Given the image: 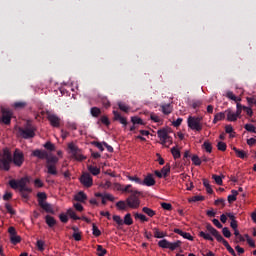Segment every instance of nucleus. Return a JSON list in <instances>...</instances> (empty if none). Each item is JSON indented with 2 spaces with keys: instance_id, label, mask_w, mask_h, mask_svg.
Here are the masks:
<instances>
[{
  "instance_id": "f257e3e1",
  "label": "nucleus",
  "mask_w": 256,
  "mask_h": 256,
  "mask_svg": "<svg viewBox=\"0 0 256 256\" xmlns=\"http://www.w3.org/2000/svg\"><path fill=\"white\" fill-rule=\"evenodd\" d=\"M32 157L38 160H46V169L48 170V175L57 176V164L59 158L55 155H50L45 149H34L31 154Z\"/></svg>"
},
{
  "instance_id": "f03ea898",
  "label": "nucleus",
  "mask_w": 256,
  "mask_h": 256,
  "mask_svg": "<svg viewBox=\"0 0 256 256\" xmlns=\"http://www.w3.org/2000/svg\"><path fill=\"white\" fill-rule=\"evenodd\" d=\"M29 183H30L29 177H22L18 180L12 179L9 181V184L12 190H18L20 192V196L24 200H29V194L33 192L32 188L27 186Z\"/></svg>"
},
{
  "instance_id": "7ed1b4c3",
  "label": "nucleus",
  "mask_w": 256,
  "mask_h": 256,
  "mask_svg": "<svg viewBox=\"0 0 256 256\" xmlns=\"http://www.w3.org/2000/svg\"><path fill=\"white\" fill-rule=\"evenodd\" d=\"M206 230L217 240V242L222 243L226 250L232 256H237V253L233 249V247L229 244V242L221 235V233L212 226V224H206Z\"/></svg>"
},
{
  "instance_id": "20e7f679",
  "label": "nucleus",
  "mask_w": 256,
  "mask_h": 256,
  "mask_svg": "<svg viewBox=\"0 0 256 256\" xmlns=\"http://www.w3.org/2000/svg\"><path fill=\"white\" fill-rule=\"evenodd\" d=\"M35 132L36 128L30 120L26 121V124H24V128H18V134H20V137H22V139L24 140L33 139L35 137Z\"/></svg>"
},
{
  "instance_id": "39448f33",
  "label": "nucleus",
  "mask_w": 256,
  "mask_h": 256,
  "mask_svg": "<svg viewBox=\"0 0 256 256\" xmlns=\"http://www.w3.org/2000/svg\"><path fill=\"white\" fill-rule=\"evenodd\" d=\"M203 117L189 116L187 118V126L190 130L195 132H201L203 130Z\"/></svg>"
},
{
  "instance_id": "423d86ee",
  "label": "nucleus",
  "mask_w": 256,
  "mask_h": 256,
  "mask_svg": "<svg viewBox=\"0 0 256 256\" xmlns=\"http://www.w3.org/2000/svg\"><path fill=\"white\" fill-rule=\"evenodd\" d=\"M182 246V241L177 240L175 242H170L167 239H162L158 241V247L161 249H169L170 251H175Z\"/></svg>"
},
{
  "instance_id": "0eeeda50",
  "label": "nucleus",
  "mask_w": 256,
  "mask_h": 256,
  "mask_svg": "<svg viewBox=\"0 0 256 256\" xmlns=\"http://www.w3.org/2000/svg\"><path fill=\"white\" fill-rule=\"evenodd\" d=\"M141 195V192L138 190H135L131 196L126 198V205L130 209H138L140 207L141 201L138 196Z\"/></svg>"
},
{
  "instance_id": "6e6552de",
  "label": "nucleus",
  "mask_w": 256,
  "mask_h": 256,
  "mask_svg": "<svg viewBox=\"0 0 256 256\" xmlns=\"http://www.w3.org/2000/svg\"><path fill=\"white\" fill-rule=\"evenodd\" d=\"M68 150H70V155H72L74 160L79 162L86 160V157L82 154L81 149L74 143L68 144Z\"/></svg>"
},
{
  "instance_id": "1a4fd4ad",
  "label": "nucleus",
  "mask_w": 256,
  "mask_h": 256,
  "mask_svg": "<svg viewBox=\"0 0 256 256\" xmlns=\"http://www.w3.org/2000/svg\"><path fill=\"white\" fill-rule=\"evenodd\" d=\"M2 116H0V124L10 125L13 117L12 112L9 109L2 108L1 110Z\"/></svg>"
},
{
  "instance_id": "9d476101",
  "label": "nucleus",
  "mask_w": 256,
  "mask_h": 256,
  "mask_svg": "<svg viewBox=\"0 0 256 256\" xmlns=\"http://www.w3.org/2000/svg\"><path fill=\"white\" fill-rule=\"evenodd\" d=\"M25 161L24 154L19 149L14 150V157H12V163L14 166L21 167Z\"/></svg>"
},
{
  "instance_id": "9b49d317",
  "label": "nucleus",
  "mask_w": 256,
  "mask_h": 256,
  "mask_svg": "<svg viewBox=\"0 0 256 256\" xmlns=\"http://www.w3.org/2000/svg\"><path fill=\"white\" fill-rule=\"evenodd\" d=\"M79 181L81 185H83L85 188H91L93 186V178L88 172L82 173V175L79 178Z\"/></svg>"
},
{
  "instance_id": "f8f14e48",
  "label": "nucleus",
  "mask_w": 256,
  "mask_h": 256,
  "mask_svg": "<svg viewBox=\"0 0 256 256\" xmlns=\"http://www.w3.org/2000/svg\"><path fill=\"white\" fill-rule=\"evenodd\" d=\"M157 136L160 139L162 145H165L167 142L172 140L171 136L168 135V130L166 128L159 129L157 131Z\"/></svg>"
},
{
  "instance_id": "ddd939ff",
  "label": "nucleus",
  "mask_w": 256,
  "mask_h": 256,
  "mask_svg": "<svg viewBox=\"0 0 256 256\" xmlns=\"http://www.w3.org/2000/svg\"><path fill=\"white\" fill-rule=\"evenodd\" d=\"M8 233L10 234V241L12 245L21 243V236L17 235V231L14 226L9 227Z\"/></svg>"
},
{
  "instance_id": "4468645a",
  "label": "nucleus",
  "mask_w": 256,
  "mask_h": 256,
  "mask_svg": "<svg viewBox=\"0 0 256 256\" xmlns=\"http://www.w3.org/2000/svg\"><path fill=\"white\" fill-rule=\"evenodd\" d=\"M47 119L53 128H59L61 126V119L56 114L48 113Z\"/></svg>"
},
{
  "instance_id": "2eb2a0df",
  "label": "nucleus",
  "mask_w": 256,
  "mask_h": 256,
  "mask_svg": "<svg viewBox=\"0 0 256 256\" xmlns=\"http://www.w3.org/2000/svg\"><path fill=\"white\" fill-rule=\"evenodd\" d=\"M141 185L146 187H153L156 185V180L154 179L153 174L149 173L145 176L143 181L141 180Z\"/></svg>"
},
{
  "instance_id": "dca6fc26",
  "label": "nucleus",
  "mask_w": 256,
  "mask_h": 256,
  "mask_svg": "<svg viewBox=\"0 0 256 256\" xmlns=\"http://www.w3.org/2000/svg\"><path fill=\"white\" fill-rule=\"evenodd\" d=\"M173 232L181 236L183 239H186L188 241H194V237L189 232H184L179 228H174Z\"/></svg>"
},
{
  "instance_id": "f3484780",
  "label": "nucleus",
  "mask_w": 256,
  "mask_h": 256,
  "mask_svg": "<svg viewBox=\"0 0 256 256\" xmlns=\"http://www.w3.org/2000/svg\"><path fill=\"white\" fill-rule=\"evenodd\" d=\"M112 114L114 116V118H113L114 121H118L124 127H126L128 125L127 119L124 117H121V114L118 111L113 110Z\"/></svg>"
},
{
  "instance_id": "a211bd4d",
  "label": "nucleus",
  "mask_w": 256,
  "mask_h": 256,
  "mask_svg": "<svg viewBox=\"0 0 256 256\" xmlns=\"http://www.w3.org/2000/svg\"><path fill=\"white\" fill-rule=\"evenodd\" d=\"M232 150L234 151L237 158L241 160H245L248 158V153L245 152L244 150H240L237 147H232Z\"/></svg>"
},
{
  "instance_id": "6ab92c4d",
  "label": "nucleus",
  "mask_w": 256,
  "mask_h": 256,
  "mask_svg": "<svg viewBox=\"0 0 256 256\" xmlns=\"http://www.w3.org/2000/svg\"><path fill=\"white\" fill-rule=\"evenodd\" d=\"M225 114L227 115L228 122H236L238 120L237 114L233 112L231 109H227L225 111Z\"/></svg>"
},
{
  "instance_id": "aec40b11",
  "label": "nucleus",
  "mask_w": 256,
  "mask_h": 256,
  "mask_svg": "<svg viewBox=\"0 0 256 256\" xmlns=\"http://www.w3.org/2000/svg\"><path fill=\"white\" fill-rule=\"evenodd\" d=\"M11 163L8 160H5L3 158H0V170L8 172L11 168Z\"/></svg>"
},
{
  "instance_id": "412c9836",
  "label": "nucleus",
  "mask_w": 256,
  "mask_h": 256,
  "mask_svg": "<svg viewBox=\"0 0 256 256\" xmlns=\"http://www.w3.org/2000/svg\"><path fill=\"white\" fill-rule=\"evenodd\" d=\"M152 231H153V236L156 239H163V238L167 237V233L160 231V229L158 227L152 228Z\"/></svg>"
},
{
  "instance_id": "4be33fe9",
  "label": "nucleus",
  "mask_w": 256,
  "mask_h": 256,
  "mask_svg": "<svg viewBox=\"0 0 256 256\" xmlns=\"http://www.w3.org/2000/svg\"><path fill=\"white\" fill-rule=\"evenodd\" d=\"M160 107L163 115L168 116L173 112V106L171 104H164V105H161Z\"/></svg>"
},
{
  "instance_id": "5701e85b",
  "label": "nucleus",
  "mask_w": 256,
  "mask_h": 256,
  "mask_svg": "<svg viewBox=\"0 0 256 256\" xmlns=\"http://www.w3.org/2000/svg\"><path fill=\"white\" fill-rule=\"evenodd\" d=\"M40 208H42V210H44V212H46L48 214H55V211H54L52 205L48 202L42 203V205H40Z\"/></svg>"
},
{
  "instance_id": "b1692460",
  "label": "nucleus",
  "mask_w": 256,
  "mask_h": 256,
  "mask_svg": "<svg viewBox=\"0 0 256 256\" xmlns=\"http://www.w3.org/2000/svg\"><path fill=\"white\" fill-rule=\"evenodd\" d=\"M87 170L92 176H98L101 173V169L93 165H87Z\"/></svg>"
},
{
  "instance_id": "393cba45",
  "label": "nucleus",
  "mask_w": 256,
  "mask_h": 256,
  "mask_svg": "<svg viewBox=\"0 0 256 256\" xmlns=\"http://www.w3.org/2000/svg\"><path fill=\"white\" fill-rule=\"evenodd\" d=\"M239 195V192L235 189L231 190V195H228L227 201L229 204H232L237 201V196Z\"/></svg>"
},
{
  "instance_id": "a878e982",
  "label": "nucleus",
  "mask_w": 256,
  "mask_h": 256,
  "mask_svg": "<svg viewBox=\"0 0 256 256\" xmlns=\"http://www.w3.org/2000/svg\"><path fill=\"white\" fill-rule=\"evenodd\" d=\"M36 197L38 198V206H41L42 204L46 203L47 194L45 192H38L36 194Z\"/></svg>"
},
{
  "instance_id": "bb28decb",
  "label": "nucleus",
  "mask_w": 256,
  "mask_h": 256,
  "mask_svg": "<svg viewBox=\"0 0 256 256\" xmlns=\"http://www.w3.org/2000/svg\"><path fill=\"white\" fill-rule=\"evenodd\" d=\"M2 159L13 163V156L8 148L4 149Z\"/></svg>"
},
{
  "instance_id": "cd10ccee",
  "label": "nucleus",
  "mask_w": 256,
  "mask_h": 256,
  "mask_svg": "<svg viewBox=\"0 0 256 256\" xmlns=\"http://www.w3.org/2000/svg\"><path fill=\"white\" fill-rule=\"evenodd\" d=\"M74 200L80 203H84L87 200V195L83 191H79L76 196H74Z\"/></svg>"
},
{
  "instance_id": "c85d7f7f",
  "label": "nucleus",
  "mask_w": 256,
  "mask_h": 256,
  "mask_svg": "<svg viewBox=\"0 0 256 256\" xmlns=\"http://www.w3.org/2000/svg\"><path fill=\"white\" fill-rule=\"evenodd\" d=\"M133 223H134V221H133L131 213L125 214L124 219H123V225L131 226V225H133Z\"/></svg>"
},
{
  "instance_id": "c756f323",
  "label": "nucleus",
  "mask_w": 256,
  "mask_h": 256,
  "mask_svg": "<svg viewBox=\"0 0 256 256\" xmlns=\"http://www.w3.org/2000/svg\"><path fill=\"white\" fill-rule=\"evenodd\" d=\"M56 224L57 221L53 216L46 215V225H48V227L53 228L54 226H56Z\"/></svg>"
},
{
  "instance_id": "7c9ffc66",
  "label": "nucleus",
  "mask_w": 256,
  "mask_h": 256,
  "mask_svg": "<svg viewBox=\"0 0 256 256\" xmlns=\"http://www.w3.org/2000/svg\"><path fill=\"white\" fill-rule=\"evenodd\" d=\"M142 212L150 218H153L156 215V211L149 207H143Z\"/></svg>"
},
{
  "instance_id": "2f4dec72",
  "label": "nucleus",
  "mask_w": 256,
  "mask_h": 256,
  "mask_svg": "<svg viewBox=\"0 0 256 256\" xmlns=\"http://www.w3.org/2000/svg\"><path fill=\"white\" fill-rule=\"evenodd\" d=\"M202 105L203 102L201 100H192L189 104V106L194 110L199 109Z\"/></svg>"
},
{
  "instance_id": "473e14b6",
  "label": "nucleus",
  "mask_w": 256,
  "mask_h": 256,
  "mask_svg": "<svg viewBox=\"0 0 256 256\" xmlns=\"http://www.w3.org/2000/svg\"><path fill=\"white\" fill-rule=\"evenodd\" d=\"M44 149H46L48 152H55L56 147L55 144H53L51 141H48L44 143Z\"/></svg>"
},
{
  "instance_id": "72a5a7b5",
  "label": "nucleus",
  "mask_w": 256,
  "mask_h": 256,
  "mask_svg": "<svg viewBox=\"0 0 256 256\" xmlns=\"http://www.w3.org/2000/svg\"><path fill=\"white\" fill-rule=\"evenodd\" d=\"M115 206L118 210L125 211L127 209V202L120 200L116 202Z\"/></svg>"
},
{
  "instance_id": "f704fd0d",
  "label": "nucleus",
  "mask_w": 256,
  "mask_h": 256,
  "mask_svg": "<svg viewBox=\"0 0 256 256\" xmlns=\"http://www.w3.org/2000/svg\"><path fill=\"white\" fill-rule=\"evenodd\" d=\"M90 114L93 118H98L101 115V109L98 107H92L90 109Z\"/></svg>"
},
{
  "instance_id": "c9c22d12",
  "label": "nucleus",
  "mask_w": 256,
  "mask_h": 256,
  "mask_svg": "<svg viewBox=\"0 0 256 256\" xmlns=\"http://www.w3.org/2000/svg\"><path fill=\"white\" fill-rule=\"evenodd\" d=\"M112 220L113 222L116 223L118 227H122L124 225L123 219L121 218L120 215H113Z\"/></svg>"
},
{
  "instance_id": "e433bc0d",
  "label": "nucleus",
  "mask_w": 256,
  "mask_h": 256,
  "mask_svg": "<svg viewBox=\"0 0 256 256\" xmlns=\"http://www.w3.org/2000/svg\"><path fill=\"white\" fill-rule=\"evenodd\" d=\"M226 97L236 103L241 102V98H238L232 91H228Z\"/></svg>"
},
{
  "instance_id": "4c0bfd02",
  "label": "nucleus",
  "mask_w": 256,
  "mask_h": 256,
  "mask_svg": "<svg viewBox=\"0 0 256 256\" xmlns=\"http://www.w3.org/2000/svg\"><path fill=\"white\" fill-rule=\"evenodd\" d=\"M199 237L203 238L206 241H210V242L214 241V238L209 233H206L204 231L199 232Z\"/></svg>"
},
{
  "instance_id": "58836bf2",
  "label": "nucleus",
  "mask_w": 256,
  "mask_h": 256,
  "mask_svg": "<svg viewBox=\"0 0 256 256\" xmlns=\"http://www.w3.org/2000/svg\"><path fill=\"white\" fill-rule=\"evenodd\" d=\"M171 154H172L174 160H177V159L181 158V152L176 147L171 148Z\"/></svg>"
},
{
  "instance_id": "ea45409f",
  "label": "nucleus",
  "mask_w": 256,
  "mask_h": 256,
  "mask_svg": "<svg viewBox=\"0 0 256 256\" xmlns=\"http://www.w3.org/2000/svg\"><path fill=\"white\" fill-rule=\"evenodd\" d=\"M171 172V167L169 164L165 165L162 169H161V173H162V176L163 178H167L168 175L170 174Z\"/></svg>"
},
{
  "instance_id": "a19ab883",
  "label": "nucleus",
  "mask_w": 256,
  "mask_h": 256,
  "mask_svg": "<svg viewBox=\"0 0 256 256\" xmlns=\"http://www.w3.org/2000/svg\"><path fill=\"white\" fill-rule=\"evenodd\" d=\"M205 200L204 196L196 195L188 199L189 203L202 202Z\"/></svg>"
},
{
  "instance_id": "79ce46f5",
  "label": "nucleus",
  "mask_w": 256,
  "mask_h": 256,
  "mask_svg": "<svg viewBox=\"0 0 256 256\" xmlns=\"http://www.w3.org/2000/svg\"><path fill=\"white\" fill-rule=\"evenodd\" d=\"M117 106L119 108L120 111L124 112V113H128L130 111V107L127 106L125 103L123 102H118Z\"/></svg>"
},
{
  "instance_id": "37998d69",
  "label": "nucleus",
  "mask_w": 256,
  "mask_h": 256,
  "mask_svg": "<svg viewBox=\"0 0 256 256\" xmlns=\"http://www.w3.org/2000/svg\"><path fill=\"white\" fill-rule=\"evenodd\" d=\"M92 235L94 237H100L101 236V230L97 227L95 223L92 224Z\"/></svg>"
},
{
  "instance_id": "c03bdc74",
  "label": "nucleus",
  "mask_w": 256,
  "mask_h": 256,
  "mask_svg": "<svg viewBox=\"0 0 256 256\" xmlns=\"http://www.w3.org/2000/svg\"><path fill=\"white\" fill-rule=\"evenodd\" d=\"M67 214L72 218L74 221L81 220V217L76 215V212L73 209H68Z\"/></svg>"
},
{
  "instance_id": "a18cd8bd",
  "label": "nucleus",
  "mask_w": 256,
  "mask_h": 256,
  "mask_svg": "<svg viewBox=\"0 0 256 256\" xmlns=\"http://www.w3.org/2000/svg\"><path fill=\"white\" fill-rule=\"evenodd\" d=\"M134 218L139 219L141 222H148L149 221V218L146 215L141 214V213H135Z\"/></svg>"
},
{
  "instance_id": "49530a36",
  "label": "nucleus",
  "mask_w": 256,
  "mask_h": 256,
  "mask_svg": "<svg viewBox=\"0 0 256 256\" xmlns=\"http://www.w3.org/2000/svg\"><path fill=\"white\" fill-rule=\"evenodd\" d=\"M96 251H97V256H105L107 254V250L103 248L102 245H97Z\"/></svg>"
},
{
  "instance_id": "de8ad7c7",
  "label": "nucleus",
  "mask_w": 256,
  "mask_h": 256,
  "mask_svg": "<svg viewBox=\"0 0 256 256\" xmlns=\"http://www.w3.org/2000/svg\"><path fill=\"white\" fill-rule=\"evenodd\" d=\"M244 129L252 134H256V127L253 124H245Z\"/></svg>"
},
{
  "instance_id": "09e8293b",
  "label": "nucleus",
  "mask_w": 256,
  "mask_h": 256,
  "mask_svg": "<svg viewBox=\"0 0 256 256\" xmlns=\"http://www.w3.org/2000/svg\"><path fill=\"white\" fill-rule=\"evenodd\" d=\"M91 145L96 147L100 152H104V144L103 142H97V141H92Z\"/></svg>"
},
{
  "instance_id": "8fccbe9b",
  "label": "nucleus",
  "mask_w": 256,
  "mask_h": 256,
  "mask_svg": "<svg viewBox=\"0 0 256 256\" xmlns=\"http://www.w3.org/2000/svg\"><path fill=\"white\" fill-rule=\"evenodd\" d=\"M225 133H226V134H229V135H230V138H234V137H235V135H233V133H234V128H233L232 125H226V126H225Z\"/></svg>"
},
{
  "instance_id": "3c124183",
  "label": "nucleus",
  "mask_w": 256,
  "mask_h": 256,
  "mask_svg": "<svg viewBox=\"0 0 256 256\" xmlns=\"http://www.w3.org/2000/svg\"><path fill=\"white\" fill-rule=\"evenodd\" d=\"M45 241H43V240H38V241H36V247H38V251H40V252H44L45 251Z\"/></svg>"
},
{
  "instance_id": "603ef678",
  "label": "nucleus",
  "mask_w": 256,
  "mask_h": 256,
  "mask_svg": "<svg viewBox=\"0 0 256 256\" xmlns=\"http://www.w3.org/2000/svg\"><path fill=\"white\" fill-rule=\"evenodd\" d=\"M136 190L132 189V185L131 184H127L123 189H122V193H130L131 195H133L135 193Z\"/></svg>"
},
{
  "instance_id": "864d4df0",
  "label": "nucleus",
  "mask_w": 256,
  "mask_h": 256,
  "mask_svg": "<svg viewBox=\"0 0 256 256\" xmlns=\"http://www.w3.org/2000/svg\"><path fill=\"white\" fill-rule=\"evenodd\" d=\"M203 147H204V149H205V151H206L207 153H209V154L212 153L213 147H212V144H211L209 141H205V142L203 143Z\"/></svg>"
},
{
  "instance_id": "5fc2aeb1",
  "label": "nucleus",
  "mask_w": 256,
  "mask_h": 256,
  "mask_svg": "<svg viewBox=\"0 0 256 256\" xmlns=\"http://www.w3.org/2000/svg\"><path fill=\"white\" fill-rule=\"evenodd\" d=\"M212 179L215 181V183H216L218 186H222V185H223V179H222L221 176L216 175V174H213V175H212Z\"/></svg>"
},
{
  "instance_id": "6e6d98bb",
  "label": "nucleus",
  "mask_w": 256,
  "mask_h": 256,
  "mask_svg": "<svg viewBox=\"0 0 256 256\" xmlns=\"http://www.w3.org/2000/svg\"><path fill=\"white\" fill-rule=\"evenodd\" d=\"M191 161L195 166H201V164H202V161L198 155H193L191 158Z\"/></svg>"
},
{
  "instance_id": "4d7b16f0",
  "label": "nucleus",
  "mask_w": 256,
  "mask_h": 256,
  "mask_svg": "<svg viewBox=\"0 0 256 256\" xmlns=\"http://www.w3.org/2000/svg\"><path fill=\"white\" fill-rule=\"evenodd\" d=\"M218 151L225 152L227 150V144L225 142L219 141L217 143Z\"/></svg>"
},
{
  "instance_id": "13d9d810",
  "label": "nucleus",
  "mask_w": 256,
  "mask_h": 256,
  "mask_svg": "<svg viewBox=\"0 0 256 256\" xmlns=\"http://www.w3.org/2000/svg\"><path fill=\"white\" fill-rule=\"evenodd\" d=\"M131 123L133 125H143V120L137 116L131 117Z\"/></svg>"
},
{
  "instance_id": "bf43d9fd",
  "label": "nucleus",
  "mask_w": 256,
  "mask_h": 256,
  "mask_svg": "<svg viewBox=\"0 0 256 256\" xmlns=\"http://www.w3.org/2000/svg\"><path fill=\"white\" fill-rule=\"evenodd\" d=\"M128 180L131 181V182H134L138 185H142V179H140L137 176H128Z\"/></svg>"
},
{
  "instance_id": "052dcab7",
  "label": "nucleus",
  "mask_w": 256,
  "mask_h": 256,
  "mask_svg": "<svg viewBox=\"0 0 256 256\" xmlns=\"http://www.w3.org/2000/svg\"><path fill=\"white\" fill-rule=\"evenodd\" d=\"M222 234L227 239L231 238V236H232V233H231V231H230V229L228 227H224L222 229Z\"/></svg>"
},
{
  "instance_id": "680f3d73",
  "label": "nucleus",
  "mask_w": 256,
  "mask_h": 256,
  "mask_svg": "<svg viewBox=\"0 0 256 256\" xmlns=\"http://www.w3.org/2000/svg\"><path fill=\"white\" fill-rule=\"evenodd\" d=\"M14 107L16 109H24L27 107V103L26 102H23V101H19V102H15L14 103Z\"/></svg>"
},
{
  "instance_id": "e2e57ef3",
  "label": "nucleus",
  "mask_w": 256,
  "mask_h": 256,
  "mask_svg": "<svg viewBox=\"0 0 256 256\" xmlns=\"http://www.w3.org/2000/svg\"><path fill=\"white\" fill-rule=\"evenodd\" d=\"M34 187L43 188L44 187L43 181L40 178L34 179Z\"/></svg>"
},
{
  "instance_id": "0e129e2a",
  "label": "nucleus",
  "mask_w": 256,
  "mask_h": 256,
  "mask_svg": "<svg viewBox=\"0 0 256 256\" xmlns=\"http://www.w3.org/2000/svg\"><path fill=\"white\" fill-rule=\"evenodd\" d=\"M5 208L8 211L9 214L15 215L16 211L12 208V205L10 203L5 204Z\"/></svg>"
},
{
  "instance_id": "69168bd1",
  "label": "nucleus",
  "mask_w": 256,
  "mask_h": 256,
  "mask_svg": "<svg viewBox=\"0 0 256 256\" xmlns=\"http://www.w3.org/2000/svg\"><path fill=\"white\" fill-rule=\"evenodd\" d=\"M100 122L105 126H110V120L107 116H101Z\"/></svg>"
},
{
  "instance_id": "338daca9",
  "label": "nucleus",
  "mask_w": 256,
  "mask_h": 256,
  "mask_svg": "<svg viewBox=\"0 0 256 256\" xmlns=\"http://www.w3.org/2000/svg\"><path fill=\"white\" fill-rule=\"evenodd\" d=\"M72 238H74V241L79 242L82 240V233L74 232V234H72Z\"/></svg>"
},
{
  "instance_id": "774afa93",
  "label": "nucleus",
  "mask_w": 256,
  "mask_h": 256,
  "mask_svg": "<svg viewBox=\"0 0 256 256\" xmlns=\"http://www.w3.org/2000/svg\"><path fill=\"white\" fill-rule=\"evenodd\" d=\"M59 218H60V222H62V223H64V224L68 223V220H69V219H68L67 214H65V213H60Z\"/></svg>"
}]
</instances>
